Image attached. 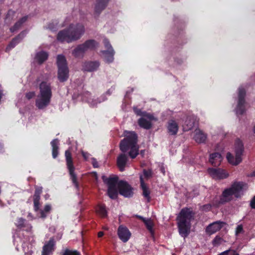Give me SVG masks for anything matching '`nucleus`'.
I'll return each instance as SVG.
<instances>
[{
  "label": "nucleus",
  "instance_id": "obj_1",
  "mask_svg": "<svg viewBox=\"0 0 255 255\" xmlns=\"http://www.w3.org/2000/svg\"><path fill=\"white\" fill-rule=\"evenodd\" d=\"M102 179L108 186L107 194L110 198L115 199L118 197V190L119 193L125 197L128 198L133 195L131 187L126 181L118 182V177L107 178L105 176H103Z\"/></svg>",
  "mask_w": 255,
  "mask_h": 255
},
{
  "label": "nucleus",
  "instance_id": "obj_49",
  "mask_svg": "<svg viewBox=\"0 0 255 255\" xmlns=\"http://www.w3.org/2000/svg\"><path fill=\"white\" fill-rule=\"evenodd\" d=\"M239 255V254H238L236 251H232V252H229V253H228V255Z\"/></svg>",
  "mask_w": 255,
  "mask_h": 255
},
{
  "label": "nucleus",
  "instance_id": "obj_41",
  "mask_svg": "<svg viewBox=\"0 0 255 255\" xmlns=\"http://www.w3.org/2000/svg\"><path fill=\"white\" fill-rule=\"evenodd\" d=\"M243 232H244V230H243V226L242 225H238L236 228V235H238V234H239L240 233H243Z\"/></svg>",
  "mask_w": 255,
  "mask_h": 255
},
{
  "label": "nucleus",
  "instance_id": "obj_22",
  "mask_svg": "<svg viewBox=\"0 0 255 255\" xmlns=\"http://www.w3.org/2000/svg\"><path fill=\"white\" fill-rule=\"evenodd\" d=\"M151 121L146 117H143L138 120V124L140 127L148 129L151 127Z\"/></svg>",
  "mask_w": 255,
  "mask_h": 255
},
{
  "label": "nucleus",
  "instance_id": "obj_40",
  "mask_svg": "<svg viewBox=\"0 0 255 255\" xmlns=\"http://www.w3.org/2000/svg\"><path fill=\"white\" fill-rule=\"evenodd\" d=\"M104 43L105 47L107 49V50L113 49L112 46L110 44L109 41L107 39H105L104 40Z\"/></svg>",
  "mask_w": 255,
  "mask_h": 255
},
{
  "label": "nucleus",
  "instance_id": "obj_52",
  "mask_svg": "<svg viewBox=\"0 0 255 255\" xmlns=\"http://www.w3.org/2000/svg\"><path fill=\"white\" fill-rule=\"evenodd\" d=\"M204 208H206L207 210H209L211 208V206L210 205H207L205 206Z\"/></svg>",
  "mask_w": 255,
  "mask_h": 255
},
{
  "label": "nucleus",
  "instance_id": "obj_35",
  "mask_svg": "<svg viewBox=\"0 0 255 255\" xmlns=\"http://www.w3.org/2000/svg\"><path fill=\"white\" fill-rule=\"evenodd\" d=\"M143 222L144 223L145 225H146V228L147 229L150 231L152 232V227L153 225V223L151 219H144Z\"/></svg>",
  "mask_w": 255,
  "mask_h": 255
},
{
  "label": "nucleus",
  "instance_id": "obj_43",
  "mask_svg": "<svg viewBox=\"0 0 255 255\" xmlns=\"http://www.w3.org/2000/svg\"><path fill=\"white\" fill-rule=\"evenodd\" d=\"M143 174L145 177L149 178L151 176V171L150 170H146L144 169L143 170Z\"/></svg>",
  "mask_w": 255,
  "mask_h": 255
},
{
  "label": "nucleus",
  "instance_id": "obj_53",
  "mask_svg": "<svg viewBox=\"0 0 255 255\" xmlns=\"http://www.w3.org/2000/svg\"><path fill=\"white\" fill-rule=\"evenodd\" d=\"M138 218L142 220L143 221V222L144 221V219H145V218H143L142 217L140 216H139V215H136V216Z\"/></svg>",
  "mask_w": 255,
  "mask_h": 255
},
{
  "label": "nucleus",
  "instance_id": "obj_9",
  "mask_svg": "<svg viewBox=\"0 0 255 255\" xmlns=\"http://www.w3.org/2000/svg\"><path fill=\"white\" fill-rule=\"evenodd\" d=\"M98 45L95 40L90 39L84 43L80 44L72 52V54L76 57H82L85 52L95 48Z\"/></svg>",
  "mask_w": 255,
  "mask_h": 255
},
{
  "label": "nucleus",
  "instance_id": "obj_34",
  "mask_svg": "<svg viewBox=\"0 0 255 255\" xmlns=\"http://www.w3.org/2000/svg\"><path fill=\"white\" fill-rule=\"evenodd\" d=\"M15 12L12 10H9L5 17V21L10 22L13 19Z\"/></svg>",
  "mask_w": 255,
  "mask_h": 255
},
{
  "label": "nucleus",
  "instance_id": "obj_15",
  "mask_svg": "<svg viewBox=\"0 0 255 255\" xmlns=\"http://www.w3.org/2000/svg\"><path fill=\"white\" fill-rule=\"evenodd\" d=\"M55 242L53 238H51L48 242L43 247L41 255H50L54 251Z\"/></svg>",
  "mask_w": 255,
  "mask_h": 255
},
{
  "label": "nucleus",
  "instance_id": "obj_50",
  "mask_svg": "<svg viewBox=\"0 0 255 255\" xmlns=\"http://www.w3.org/2000/svg\"><path fill=\"white\" fill-rule=\"evenodd\" d=\"M229 252H230V250H227V251H226L225 252H223L220 253L218 255H228V253H229Z\"/></svg>",
  "mask_w": 255,
  "mask_h": 255
},
{
  "label": "nucleus",
  "instance_id": "obj_5",
  "mask_svg": "<svg viewBox=\"0 0 255 255\" xmlns=\"http://www.w3.org/2000/svg\"><path fill=\"white\" fill-rule=\"evenodd\" d=\"M40 92L35 101V106L39 109L47 107L51 101L52 91L50 85L46 82H42L39 85Z\"/></svg>",
  "mask_w": 255,
  "mask_h": 255
},
{
  "label": "nucleus",
  "instance_id": "obj_44",
  "mask_svg": "<svg viewBox=\"0 0 255 255\" xmlns=\"http://www.w3.org/2000/svg\"><path fill=\"white\" fill-rule=\"evenodd\" d=\"M34 207L35 211H37L39 208V201H33Z\"/></svg>",
  "mask_w": 255,
  "mask_h": 255
},
{
  "label": "nucleus",
  "instance_id": "obj_25",
  "mask_svg": "<svg viewBox=\"0 0 255 255\" xmlns=\"http://www.w3.org/2000/svg\"><path fill=\"white\" fill-rule=\"evenodd\" d=\"M51 145L52 147V157L56 158L59 153V140L58 139H54L51 142Z\"/></svg>",
  "mask_w": 255,
  "mask_h": 255
},
{
  "label": "nucleus",
  "instance_id": "obj_37",
  "mask_svg": "<svg viewBox=\"0 0 255 255\" xmlns=\"http://www.w3.org/2000/svg\"><path fill=\"white\" fill-rule=\"evenodd\" d=\"M62 255H80V254L77 251H72L69 249H66Z\"/></svg>",
  "mask_w": 255,
  "mask_h": 255
},
{
  "label": "nucleus",
  "instance_id": "obj_29",
  "mask_svg": "<svg viewBox=\"0 0 255 255\" xmlns=\"http://www.w3.org/2000/svg\"><path fill=\"white\" fill-rule=\"evenodd\" d=\"M134 111L135 113L138 116H141L142 117H146L147 119H149L150 120H154V117L150 114L147 113L146 112H142L140 110H139L136 108L134 109Z\"/></svg>",
  "mask_w": 255,
  "mask_h": 255
},
{
  "label": "nucleus",
  "instance_id": "obj_11",
  "mask_svg": "<svg viewBox=\"0 0 255 255\" xmlns=\"http://www.w3.org/2000/svg\"><path fill=\"white\" fill-rule=\"evenodd\" d=\"M246 96V91L243 88L239 89L238 93V102L236 108V113L237 115H242L245 111V97Z\"/></svg>",
  "mask_w": 255,
  "mask_h": 255
},
{
  "label": "nucleus",
  "instance_id": "obj_54",
  "mask_svg": "<svg viewBox=\"0 0 255 255\" xmlns=\"http://www.w3.org/2000/svg\"><path fill=\"white\" fill-rule=\"evenodd\" d=\"M95 178L97 180V178H98V176H97V174L96 173L95 174Z\"/></svg>",
  "mask_w": 255,
  "mask_h": 255
},
{
  "label": "nucleus",
  "instance_id": "obj_13",
  "mask_svg": "<svg viewBox=\"0 0 255 255\" xmlns=\"http://www.w3.org/2000/svg\"><path fill=\"white\" fill-rule=\"evenodd\" d=\"M118 235L123 242L126 243L129 239L131 234L128 229L124 226H120L118 229Z\"/></svg>",
  "mask_w": 255,
  "mask_h": 255
},
{
  "label": "nucleus",
  "instance_id": "obj_45",
  "mask_svg": "<svg viewBox=\"0 0 255 255\" xmlns=\"http://www.w3.org/2000/svg\"><path fill=\"white\" fill-rule=\"evenodd\" d=\"M92 163L94 167H95V168L98 167V166H99L98 163L96 161L95 158H92Z\"/></svg>",
  "mask_w": 255,
  "mask_h": 255
},
{
  "label": "nucleus",
  "instance_id": "obj_57",
  "mask_svg": "<svg viewBox=\"0 0 255 255\" xmlns=\"http://www.w3.org/2000/svg\"><path fill=\"white\" fill-rule=\"evenodd\" d=\"M28 216L31 217V214H30V213H29V214H28Z\"/></svg>",
  "mask_w": 255,
  "mask_h": 255
},
{
  "label": "nucleus",
  "instance_id": "obj_17",
  "mask_svg": "<svg viewBox=\"0 0 255 255\" xmlns=\"http://www.w3.org/2000/svg\"><path fill=\"white\" fill-rule=\"evenodd\" d=\"M128 157L126 154L123 153L120 154L117 158V165L120 171H123L127 163Z\"/></svg>",
  "mask_w": 255,
  "mask_h": 255
},
{
  "label": "nucleus",
  "instance_id": "obj_27",
  "mask_svg": "<svg viewBox=\"0 0 255 255\" xmlns=\"http://www.w3.org/2000/svg\"><path fill=\"white\" fill-rule=\"evenodd\" d=\"M140 186L142 190V194L144 196V197H145L147 199L148 202L150 200V192L148 189V188L146 187L145 184L143 182V178L142 177H140Z\"/></svg>",
  "mask_w": 255,
  "mask_h": 255
},
{
  "label": "nucleus",
  "instance_id": "obj_16",
  "mask_svg": "<svg viewBox=\"0 0 255 255\" xmlns=\"http://www.w3.org/2000/svg\"><path fill=\"white\" fill-rule=\"evenodd\" d=\"M222 160V157L220 153L215 152L210 155L209 162L215 166L220 165Z\"/></svg>",
  "mask_w": 255,
  "mask_h": 255
},
{
  "label": "nucleus",
  "instance_id": "obj_3",
  "mask_svg": "<svg viewBox=\"0 0 255 255\" xmlns=\"http://www.w3.org/2000/svg\"><path fill=\"white\" fill-rule=\"evenodd\" d=\"M126 137L120 143V148L123 152L128 150V155L131 158H134L138 154V146L137 144V136L134 131H125L124 133Z\"/></svg>",
  "mask_w": 255,
  "mask_h": 255
},
{
  "label": "nucleus",
  "instance_id": "obj_20",
  "mask_svg": "<svg viewBox=\"0 0 255 255\" xmlns=\"http://www.w3.org/2000/svg\"><path fill=\"white\" fill-rule=\"evenodd\" d=\"M194 138L196 142L198 143H202L205 141L207 138V135L200 129H196L195 130Z\"/></svg>",
  "mask_w": 255,
  "mask_h": 255
},
{
  "label": "nucleus",
  "instance_id": "obj_47",
  "mask_svg": "<svg viewBox=\"0 0 255 255\" xmlns=\"http://www.w3.org/2000/svg\"><path fill=\"white\" fill-rule=\"evenodd\" d=\"M82 154L85 160H87V159L90 156L89 153H88V152H84L83 151H82Z\"/></svg>",
  "mask_w": 255,
  "mask_h": 255
},
{
  "label": "nucleus",
  "instance_id": "obj_36",
  "mask_svg": "<svg viewBox=\"0 0 255 255\" xmlns=\"http://www.w3.org/2000/svg\"><path fill=\"white\" fill-rule=\"evenodd\" d=\"M224 242V240L219 236H216L213 241V244L214 246H217L222 244Z\"/></svg>",
  "mask_w": 255,
  "mask_h": 255
},
{
  "label": "nucleus",
  "instance_id": "obj_14",
  "mask_svg": "<svg viewBox=\"0 0 255 255\" xmlns=\"http://www.w3.org/2000/svg\"><path fill=\"white\" fill-rule=\"evenodd\" d=\"M225 224L222 221H216L209 225L206 229V233L209 235H212L219 231Z\"/></svg>",
  "mask_w": 255,
  "mask_h": 255
},
{
  "label": "nucleus",
  "instance_id": "obj_24",
  "mask_svg": "<svg viewBox=\"0 0 255 255\" xmlns=\"http://www.w3.org/2000/svg\"><path fill=\"white\" fill-rule=\"evenodd\" d=\"M24 36L23 32L20 33L17 37L13 38L8 46L6 47V51L10 50L13 48Z\"/></svg>",
  "mask_w": 255,
  "mask_h": 255
},
{
  "label": "nucleus",
  "instance_id": "obj_2",
  "mask_svg": "<svg viewBox=\"0 0 255 255\" xmlns=\"http://www.w3.org/2000/svg\"><path fill=\"white\" fill-rule=\"evenodd\" d=\"M85 32L84 25L80 23L71 24L67 29L59 31L57 39L61 42L68 43L79 39Z\"/></svg>",
  "mask_w": 255,
  "mask_h": 255
},
{
  "label": "nucleus",
  "instance_id": "obj_10",
  "mask_svg": "<svg viewBox=\"0 0 255 255\" xmlns=\"http://www.w3.org/2000/svg\"><path fill=\"white\" fill-rule=\"evenodd\" d=\"M67 167L69 170L71 179L76 187H78L77 176L74 172L75 167L73 165V159L71 152L67 150L65 152Z\"/></svg>",
  "mask_w": 255,
  "mask_h": 255
},
{
  "label": "nucleus",
  "instance_id": "obj_7",
  "mask_svg": "<svg viewBox=\"0 0 255 255\" xmlns=\"http://www.w3.org/2000/svg\"><path fill=\"white\" fill-rule=\"evenodd\" d=\"M243 151L244 145L242 141L240 139L236 140L235 144V157L231 153H227L226 156L228 162L233 165H238L242 161Z\"/></svg>",
  "mask_w": 255,
  "mask_h": 255
},
{
  "label": "nucleus",
  "instance_id": "obj_6",
  "mask_svg": "<svg viewBox=\"0 0 255 255\" xmlns=\"http://www.w3.org/2000/svg\"><path fill=\"white\" fill-rule=\"evenodd\" d=\"M247 189V184L242 182H235L231 187L225 189L222 193L220 199V202L224 203L230 201L234 195L236 198L241 196V192L244 189Z\"/></svg>",
  "mask_w": 255,
  "mask_h": 255
},
{
  "label": "nucleus",
  "instance_id": "obj_23",
  "mask_svg": "<svg viewBox=\"0 0 255 255\" xmlns=\"http://www.w3.org/2000/svg\"><path fill=\"white\" fill-rule=\"evenodd\" d=\"M168 130L170 134H176L178 130L177 124L174 121H170L168 123Z\"/></svg>",
  "mask_w": 255,
  "mask_h": 255
},
{
  "label": "nucleus",
  "instance_id": "obj_30",
  "mask_svg": "<svg viewBox=\"0 0 255 255\" xmlns=\"http://www.w3.org/2000/svg\"><path fill=\"white\" fill-rule=\"evenodd\" d=\"M58 21L57 19L53 20L51 21L49 24L47 25L46 28L49 29L50 30L54 31L56 30L58 26Z\"/></svg>",
  "mask_w": 255,
  "mask_h": 255
},
{
  "label": "nucleus",
  "instance_id": "obj_55",
  "mask_svg": "<svg viewBox=\"0 0 255 255\" xmlns=\"http://www.w3.org/2000/svg\"><path fill=\"white\" fill-rule=\"evenodd\" d=\"M253 131H254V133H255V126L254 127Z\"/></svg>",
  "mask_w": 255,
  "mask_h": 255
},
{
  "label": "nucleus",
  "instance_id": "obj_48",
  "mask_svg": "<svg viewBox=\"0 0 255 255\" xmlns=\"http://www.w3.org/2000/svg\"><path fill=\"white\" fill-rule=\"evenodd\" d=\"M250 205L252 208L255 209V196L251 200Z\"/></svg>",
  "mask_w": 255,
  "mask_h": 255
},
{
  "label": "nucleus",
  "instance_id": "obj_38",
  "mask_svg": "<svg viewBox=\"0 0 255 255\" xmlns=\"http://www.w3.org/2000/svg\"><path fill=\"white\" fill-rule=\"evenodd\" d=\"M185 124L187 127L186 128L187 130L192 128L194 126V122L190 118L187 119L185 121Z\"/></svg>",
  "mask_w": 255,
  "mask_h": 255
},
{
  "label": "nucleus",
  "instance_id": "obj_51",
  "mask_svg": "<svg viewBox=\"0 0 255 255\" xmlns=\"http://www.w3.org/2000/svg\"><path fill=\"white\" fill-rule=\"evenodd\" d=\"M104 235V233L103 232H99L98 234V237H102Z\"/></svg>",
  "mask_w": 255,
  "mask_h": 255
},
{
  "label": "nucleus",
  "instance_id": "obj_42",
  "mask_svg": "<svg viewBox=\"0 0 255 255\" xmlns=\"http://www.w3.org/2000/svg\"><path fill=\"white\" fill-rule=\"evenodd\" d=\"M35 95V93L34 92H29L26 93L25 97L28 100H30L34 97Z\"/></svg>",
  "mask_w": 255,
  "mask_h": 255
},
{
  "label": "nucleus",
  "instance_id": "obj_32",
  "mask_svg": "<svg viewBox=\"0 0 255 255\" xmlns=\"http://www.w3.org/2000/svg\"><path fill=\"white\" fill-rule=\"evenodd\" d=\"M42 191V188L41 187H36L34 194L33 195V201H39L40 199V194Z\"/></svg>",
  "mask_w": 255,
  "mask_h": 255
},
{
  "label": "nucleus",
  "instance_id": "obj_19",
  "mask_svg": "<svg viewBox=\"0 0 255 255\" xmlns=\"http://www.w3.org/2000/svg\"><path fill=\"white\" fill-rule=\"evenodd\" d=\"M102 56L104 60L107 63H111L114 60L115 52L114 49L103 50L101 51Z\"/></svg>",
  "mask_w": 255,
  "mask_h": 255
},
{
  "label": "nucleus",
  "instance_id": "obj_4",
  "mask_svg": "<svg viewBox=\"0 0 255 255\" xmlns=\"http://www.w3.org/2000/svg\"><path fill=\"white\" fill-rule=\"evenodd\" d=\"M194 214L188 208L182 209L177 217L180 234L183 237H187L191 227L190 222L193 218Z\"/></svg>",
  "mask_w": 255,
  "mask_h": 255
},
{
  "label": "nucleus",
  "instance_id": "obj_18",
  "mask_svg": "<svg viewBox=\"0 0 255 255\" xmlns=\"http://www.w3.org/2000/svg\"><path fill=\"white\" fill-rule=\"evenodd\" d=\"M99 65L100 64L97 61H89L84 63L83 68L85 71L92 72L96 70Z\"/></svg>",
  "mask_w": 255,
  "mask_h": 255
},
{
  "label": "nucleus",
  "instance_id": "obj_21",
  "mask_svg": "<svg viewBox=\"0 0 255 255\" xmlns=\"http://www.w3.org/2000/svg\"><path fill=\"white\" fill-rule=\"evenodd\" d=\"M109 0H97L95 5V12L99 14L107 6Z\"/></svg>",
  "mask_w": 255,
  "mask_h": 255
},
{
  "label": "nucleus",
  "instance_id": "obj_26",
  "mask_svg": "<svg viewBox=\"0 0 255 255\" xmlns=\"http://www.w3.org/2000/svg\"><path fill=\"white\" fill-rule=\"evenodd\" d=\"M48 55L47 53L44 51H41L36 54L35 59L38 63L42 64L48 58Z\"/></svg>",
  "mask_w": 255,
  "mask_h": 255
},
{
  "label": "nucleus",
  "instance_id": "obj_56",
  "mask_svg": "<svg viewBox=\"0 0 255 255\" xmlns=\"http://www.w3.org/2000/svg\"><path fill=\"white\" fill-rule=\"evenodd\" d=\"M40 80V78H38L37 79V81H39Z\"/></svg>",
  "mask_w": 255,
  "mask_h": 255
},
{
  "label": "nucleus",
  "instance_id": "obj_31",
  "mask_svg": "<svg viewBox=\"0 0 255 255\" xmlns=\"http://www.w3.org/2000/svg\"><path fill=\"white\" fill-rule=\"evenodd\" d=\"M51 209V207L50 205H46L44 206L43 210L40 211V217L45 218L47 217V214L50 212Z\"/></svg>",
  "mask_w": 255,
  "mask_h": 255
},
{
  "label": "nucleus",
  "instance_id": "obj_46",
  "mask_svg": "<svg viewBox=\"0 0 255 255\" xmlns=\"http://www.w3.org/2000/svg\"><path fill=\"white\" fill-rule=\"evenodd\" d=\"M27 19V16H25L20 19L18 21L20 22V23L22 25Z\"/></svg>",
  "mask_w": 255,
  "mask_h": 255
},
{
  "label": "nucleus",
  "instance_id": "obj_8",
  "mask_svg": "<svg viewBox=\"0 0 255 255\" xmlns=\"http://www.w3.org/2000/svg\"><path fill=\"white\" fill-rule=\"evenodd\" d=\"M57 64L58 68V78L59 80L61 82L66 81L69 77V70L65 57L61 55H58Z\"/></svg>",
  "mask_w": 255,
  "mask_h": 255
},
{
  "label": "nucleus",
  "instance_id": "obj_12",
  "mask_svg": "<svg viewBox=\"0 0 255 255\" xmlns=\"http://www.w3.org/2000/svg\"><path fill=\"white\" fill-rule=\"evenodd\" d=\"M208 171L210 176L216 180L225 179L229 176V174L221 168H209Z\"/></svg>",
  "mask_w": 255,
  "mask_h": 255
},
{
  "label": "nucleus",
  "instance_id": "obj_39",
  "mask_svg": "<svg viewBox=\"0 0 255 255\" xmlns=\"http://www.w3.org/2000/svg\"><path fill=\"white\" fill-rule=\"evenodd\" d=\"M22 25L18 21L16 22L14 25L10 28L11 32H14L19 29Z\"/></svg>",
  "mask_w": 255,
  "mask_h": 255
},
{
  "label": "nucleus",
  "instance_id": "obj_28",
  "mask_svg": "<svg viewBox=\"0 0 255 255\" xmlns=\"http://www.w3.org/2000/svg\"><path fill=\"white\" fill-rule=\"evenodd\" d=\"M97 213L101 217L104 218L107 216V212L104 205H99L96 209Z\"/></svg>",
  "mask_w": 255,
  "mask_h": 255
},
{
  "label": "nucleus",
  "instance_id": "obj_33",
  "mask_svg": "<svg viewBox=\"0 0 255 255\" xmlns=\"http://www.w3.org/2000/svg\"><path fill=\"white\" fill-rule=\"evenodd\" d=\"M25 220L22 218H19L17 219L15 225L19 229L24 228L25 227Z\"/></svg>",
  "mask_w": 255,
  "mask_h": 255
}]
</instances>
